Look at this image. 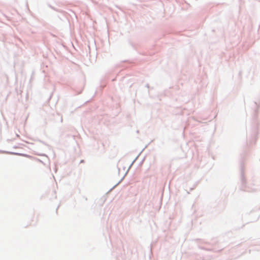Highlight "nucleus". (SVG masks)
Returning a JSON list of instances; mask_svg holds the SVG:
<instances>
[{
	"label": "nucleus",
	"mask_w": 260,
	"mask_h": 260,
	"mask_svg": "<svg viewBox=\"0 0 260 260\" xmlns=\"http://www.w3.org/2000/svg\"><path fill=\"white\" fill-rule=\"evenodd\" d=\"M9 153L10 154H16V155H21L22 154H19V153H12V152H9Z\"/></svg>",
	"instance_id": "1"
}]
</instances>
